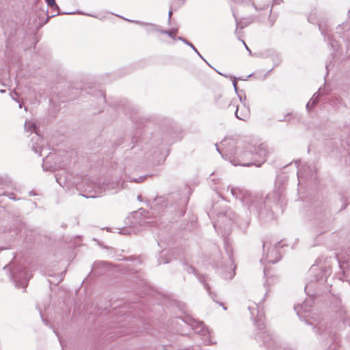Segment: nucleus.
Listing matches in <instances>:
<instances>
[{
  "mask_svg": "<svg viewBox=\"0 0 350 350\" xmlns=\"http://www.w3.org/2000/svg\"><path fill=\"white\" fill-rule=\"evenodd\" d=\"M231 193L236 198L239 199L244 206H247L250 213L258 214L265 205V200L260 195L252 196L244 188L232 187Z\"/></svg>",
  "mask_w": 350,
  "mask_h": 350,
  "instance_id": "obj_1",
  "label": "nucleus"
},
{
  "mask_svg": "<svg viewBox=\"0 0 350 350\" xmlns=\"http://www.w3.org/2000/svg\"><path fill=\"white\" fill-rule=\"evenodd\" d=\"M82 184H86V186H83L84 191L87 193H92L94 191V193L92 194H83V196L85 197L86 198H94L96 197H98L100 195H101L103 193H104L107 189L111 190L114 189L116 188H118L119 187H121L122 185V183L121 180L116 181V183H109L108 182H104L103 185H98L95 184L92 182H89L88 180H84L82 182Z\"/></svg>",
  "mask_w": 350,
  "mask_h": 350,
  "instance_id": "obj_2",
  "label": "nucleus"
},
{
  "mask_svg": "<svg viewBox=\"0 0 350 350\" xmlns=\"http://www.w3.org/2000/svg\"><path fill=\"white\" fill-rule=\"evenodd\" d=\"M10 276L16 287L25 288L31 275L23 265H19L12 269Z\"/></svg>",
  "mask_w": 350,
  "mask_h": 350,
  "instance_id": "obj_3",
  "label": "nucleus"
},
{
  "mask_svg": "<svg viewBox=\"0 0 350 350\" xmlns=\"http://www.w3.org/2000/svg\"><path fill=\"white\" fill-rule=\"evenodd\" d=\"M252 148L250 150H245L237 153V157L231 161L234 165L250 166L256 164L252 157H255Z\"/></svg>",
  "mask_w": 350,
  "mask_h": 350,
  "instance_id": "obj_4",
  "label": "nucleus"
},
{
  "mask_svg": "<svg viewBox=\"0 0 350 350\" xmlns=\"http://www.w3.org/2000/svg\"><path fill=\"white\" fill-rule=\"evenodd\" d=\"M254 156L252 157V160L255 161L257 167H260L263 163L265 162L266 159L269 153L267 145L262 144L257 148H254Z\"/></svg>",
  "mask_w": 350,
  "mask_h": 350,
  "instance_id": "obj_5",
  "label": "nucleus"
},
{
  "mask_svg": "<svg viewBox=\"0 0 350 350\" xmlns=\"http://www.w3.org/2000/svg\"><path fill=\"white\" fill-rule=\"evenodd\" d=\"M195 332L202 336V340L206 345L212 344L210 332L203 322H193L191 325Z\"/></svg>",
  "mask_w": 350,
  "mask_h": 350,
  "instance_id": "obj_6",
  "label": "nucleus"
},
{
  "mask_svg": "<svg viewBox=\"0 0 350 350\" xmlns=\"http://www.w3.org/2000/svg\"><path fill=\"white\" fill-rule=\"evenodd\" d=\"M257 340H261L262 343L267 345L269 350H272L271 347L275 345V342L267 331L259 332L256 336Z\"/></svg>",
  "mask_w": 350,
  "mask_h": 350,
  "instance_id": "obj_7",
  "label": "nucleus"
},
{
  "mask_svg": "<svg viewBox=\"0 0 350 350\" xmlns=\"http://www.w3.org/2000/svg\"><path fill=\"white\" fill-rule=\"evenodd\" d=\"M280 254L278 252L275 247L272 248L271 250H269L267 253L266 260L268 262L274 264L278 262L280 259Z\"/></svg>",
  "mask_w": 350,
  "mask_h": 350,
  "instance_id": "obj_8",
  "label": "nucleus"
},
{
  "mask_svg": "<svg viewBox=\"0 0 350 350\" xmlns=\"http://www.w3.org/2000/svg\"><path fill=\"white\" fill-rule=\"evenodd\" d=\"M111 265L110 262L106 261H98L95 262L92 265V270L94 271H97L98 274H102V270H105L109 267Z\"/></svg>",
  "mask_w": 350,
  "mask_h": 350,
  "instance_id": "obj_9",
  "label": "nucleus"
},
{
  "mask_svg": "<svg viewBox=\"0 0 350 350\" xmlns=\"http://www.w3.org/2000/svg\"><path fill=\"white\" fill-rule=\"evenodd\" d=\"M308 306V302L305 301L301 305L298 304L297 306H295L294 308H295V310L297 312V314L298 315H300V313L301 312L302 310L306 312H307L308 311V310L307 308ZM310 306L311 305L310 304L309 306Z\"/></svg>",
  "mask_w": 350,
  "mask_h": 350,
  "instance_id": "obj_10",
  "label": "nucleus"
},
{
  "mask_svg": "<svg viewBox=\"0 0 350 350\" xmlns=\"http://www.w3.org/2000/svg\"><path fill=\"white\" fill-rule=\"evenodd\" d=\"M219 217H221V219L228 217H229L230 220L233 221L235 219L236 214L233 213L232 211L228 210L224 214H220Z\"/></svg>",
  "mask_w": 350,
  "mask_h": 350,
  "instance_id": "obj_11",
  "label": "nucleus"
},
{
  "mask_svg": "<svg viewBox=\"0 0 350 350\" xmlns=\"http://www.w3.org/2000/svg\"><path fill=\"white\" fill-rule=\"evenodd\" d=\"M233 107L234 108L235 107L236 108V111H235V116L236 117L239 119V120H245L246 118H247V114H245L243 116H239V107L236 105H233L232 104V102H231L229 105H228V107Z\"/></svg>",
  "mask_w": 350,
  "mask_h": 350,
  "instance_id": "obj_12",
  "label": "nucleus"
},
{
  "mask_svg": "<svg viewBox=\"0 0 350 350\" xmlns=\"http://www.w3.org/2000/svg\"><path fill=\"white\" fill-rule=\"evenodd\" d=\"M162 33L167 34L171 38H174L178 33V30L177 29L165 30V31H163Z\"/></svg>",
  "mask_w": 350,
  "mask_h": 350,
  "instance_id": "obj_13",
  "label": "nucleus"
},
{
  "mask_svg": "<svg viewBox=\"0 0 350 350\" xmlns=\"http://www.w3.org/2000/svg\"><path fill=\"white\" fill-rule=\"evenodd\" d=\"M49 6L53 9L59 10L58 5L55 3V0H45Z\"/></svg>",
  "mask_w": 350,
  "mask_h": 350,
  "instance_id": "obj_14",
  "label": "nucleus"
},
{
  "mask_svg": "<svg viewBox=\"0 0 350 350\" xmlns=\"http://www.w3.org/2000/svg\"><path fill=\"white\" fill-rule=\"evenodd\" d=\"M56 181L61 185L64 186L66 184L65 180H62V175L60 174H57L55 176Z\"/></svg>",
  "mask_w": 350,
  "mask_h": 350,
  "instance_id": "obj_15",
  "label": "nucleus"
},
{
  "mask_svg": "<svg viewBox=\"0 0 350 350\" xmlns=\"http://www.w3.org/2000/svg\"><path fill=\"white\" fill-rule=\"evenodd\" d=\"M179 39L183 40L185 43H186L187 45H189L190 47H191L200 56V54L199 53V52L198 51L196 48L191 42H189L187 40L181 38H179Z\"/></svg>",
  "mask_w": 350,
  "mask_h": 350,
  "instance_id": "obj_16",
  "label": "nucleus"
},
{
  "mask_svg": "<svg viewBox=\"0 0 350 350\" xmlns=\"http://www.w3.org/2000/svg\"><path fill=\"white\" fill-rule=\"evenodd\" d=\"M204 288L206 289V291L209 293V294L211 295L212 299L215 301V295H212V293L210 291V286L208 284L206 283L204 284Z\"/></svg>",
  "mask_w": 350,
  "mask_h": 350,
  "instance_id": "obj_17",
  "label": "nucleus"
},
{
  "mask_svg": "<svg viewBox=\"0 0 350 350\" xmlns=\"http://www.w3.org/2000/svg\"><path fill=\"white\" fill-rule=\"evenodd\" d=\"M234 275V271L229 272L228 274L224 275L226 279H232Z\"/></svg>",
  "mask_w": 350,
  "mask_h": 350,
  "instance_id": "obj_18",
  "label": "nucleus"
},
{
  "mask_svg": "<svg viewBox=\"0 0 350 350\" xmlns=\"http://www.w3.org/2000/svg\"><path fill=\"white\" fill-rule=\"evenodd\" d=\"M38 148H40V149H41V148H42V147H39V146H38V148H37V147H36L35 146H33V147H32V150H33L36 153H39V154H40V155H41V154H40V151H41V150H38Z\"/></svg>",
  "mask_w": 350,
  "mask_h": 350,
  "instance_id": "obj_19",
  "label": "nucleus"
},
{
  "mask_svg": "<svg viewBox=\"0 0 350 350\" xmlns=\"http://www.w3.org/2000/svg\"><path fill=\"white\" fill-rule=\"evenodd\" d=\"M316 102H317V101H316L315 100H312H312H310V101L309 103H308V104L306 105V108H307L308 109H309L310 105H311V106H313L314 105H315Z\"/></svg>",
  "mask_w": 350,
  "mask_h": 350,
  "instance_id": "obj_20",
  "label": "nucleus"
},
{
  "mask_svg": "<svg viewBox=\"0 0 350 350\" xmlns=\"http://www.w3.org/2000/svg\"><path fill=\"white\" fill-rule=\"evenodd\" d=\"M144 178H145L140 176L138 178L133 179V181L135 183H140L142 182L144 180Z\"/></svg>",
  "mask_w": 350,
  "mask_h": 350,
  "instance_id": "obj_21",
  "label": "nucleus"
},
{
  "mask_svg": "<svg viewBox=\"0 0 350 350\" xmlns=\"http://www.w3.org/2000/svg\"><path fill=\"white\" fill-rule=\"evenodd\" d=\"M257 327L260 330H262L265 328L263 323H258Z\"/></svg>",
  "mask_w": 350,
  "mask_h": 350,
  "instance_id": "obj_22",
  "label": "nucleus"
},
{
  "mask_svg": "<svg viewBox=\"0 0 350 350\" xmlns=\"http://www.w3.org/2000/svg\"><path fill=\"white\" fill-rule=\"evenodd\" d=\"M232 84H233L234 88V90L236 92H237V82L236 81V80L233 81Z\"/></svg>",
  "mask_w": 350,
  "mask_h": 350,
  "instance_id": "obj_23",
  "label": "nucleus"
},
{
  "mask_svg": "<svg viewBox=\"0 0 350 350\" xmlns=\"http://www.w3.org/2000/svg\"><path fill=\"white\" fill-rule=\"evenodd\" d=\"M248 310L250 311L252 316L254 315V312L252 310H255V308H252L251 306H248Z\"/></svg>",
  "mask_w": 350,
  "mask_h": 350,
  "instance_id": "obj_24",
  "label": "nucleus"
},
{
  "mask_svg": "<svg viewBox=\"0 0 350 350\" xmlns=\"http://www.w3.org/2000/svg\"><path fill=\"white\" fill-rule=\"evenodd\" d=\"M243 42L246 48V49L249 51L250 54L252 55V51H250V49L247 47V46L245 44V43L244 42V41L243 40Z\"/></svg>",
  "mask_w": 350,
  "mask_h": 350,
  "instance_id": "obj_25",
  "label": "nucleus"
},
{
  "mask_svg": "<svg viewBox=\"0 0 350 350\" xmlns=\"http://www.w3.org/2000/svg\"><path fill=\"white\" fill-rule=\"evenodd\" d=\"M282 0H273L275 4H279Z\"/></svg>",
  "mask_w": 350,
  "mask_h": 350,
  "instance_id": "obj_26",
  "label": "nucleus"
},
{
  "mask_svg": "<svg viewBox=\"0 0 350 350\" xmlns=\"http://www.w3.org/2000/svg\"><path fill=\"white\" fill-rule=\"evenodd\" d=\"M172 11H170V12H169V13H168L169 20H170L171 16H172Z\"/></svg>",
  "mask_w": 350,
  "mask_h": 350,
  "instance_id": "obj_27",
  "label": "nucleus"
},
{
  "mask_svg": "<svg viewBox=\"0 0 350 350\" xmlns=\"http://www.w3.org/2000/svg\"><path fill=\"white\" fill-rule=\"evenodd\" d=\"M309 286H310V285H309V284L306 285V286H305V291H306V292H307V290H308V288H309Z\"/></svg>",
  "mask_w": 350,
  "mask_h": 350,
  "instance_id": "obj_28",
  "label": "nucleus"
},
{
  "mask_svg": "<svg viewBox=\"0 0 350 350\" xmlns=\"http://www.w3.org/2000/svg\"><path fill=\"white\" fill-rule=\"evenodd\" d=\"M12 98H13L14 100H16V102L19 103V100H17V99L16 98V97H13V96H12Z\"/></svg>",
  "mask_w": 350,
  "mask_h": 350,
  "instance_id": "obj_29",
  "label": "nucleus"
},
{
  "mask_svg": "<svg viewBox=\"0 0 350 350\" xmlns=\"http://www.w3.org/2000/svg\"><path fill=\"white\" fill-rule=\"evenodd\" d=\"M8 267H10V265H5V266L3 267V269H8Z\"/></svg>",
  "mask_w": 350,
  "mask_h": 350,
  "instance_id": "obj_30",
  "label": "nucleus"
},
{
  "mask_svg": "<svg viewBox=\"0 0 350 350\" xmlns=\"http://www.w3.org/2000/svg\"><path fill=\"white\" fill-rule=\"evenodd\" d=\"M219 304H220L221 306H224L222 303H219ZM223 308H224V310H226V308L225 306H223Z\"/></svg>",
  "mask_w": 350,
  "mask_h": 350,
  "instance_id": "obj_31",
  "label": "nucleus"
},
{
  "mask_svg": "<svg viewBox=\"0 0 350 350\" xmlns=\"http://www.w3.org/2000/svg\"><path fill=\"white\" fill-rule=\"evenodd\" d=\"M228 257H229V258L230 259V261H232L231 254H228Z\"/></svg>",
  "mask_w": 350,
  "mask_h": 350,
  "instance_id": "obj_32",
  "label": "nucleus"
},
{
  "mask_svg": "<svg viewBox=\"0 0 350 350\" xmlns=\"http://www.w3.org/2000/svg\"><path fill=\"white\" fill-rule=\"evenodd\" d=\"M5 92V90H0V92H1V93Z\"/></svg>",
  "mask_w": 350,
  "mask_h": 350,
  "instance_id": "obj_33",
  "label": "nucleus"
},
{
  "mask_svg": "<svg viewBox=\"0 0 350 350\" xmlns=\"http://www.w3.org/2000/svg\"><path fill=\"white\" fill-rule=\"evenodd\" d=\"M279 245V243H277L276 245L273 247H275L277 249V245Z\"/></svg>",
  "mask_w": 350,
  "mask_h": 350,
  "instance_id": "obj_34",
  "label": "nucleus"
},
{
  "mask_svg": "<svg viewBox=\"0 0 350 350\" xmlns=\"http://www.w3.org/2000/svg\"><path fill=\"white\" fill-rule=\"evenodd\" d=\"M279 245V243H277L276 245L273 247H275L277 249V245Z\"/></svg>",
  "mask_w": 350,
  "mask_h": 350,
  "instance_id": "obj_35",
  "label": "nucleus"
},
{
  "mask_svg": "<svg viewBox=\"0 0 350 350\" xmlns=\"http://www.w3.org/2000/svg\"><path fill=\"white\" fill-rule=\"evenodd\" d=\"M36 138H37V140H40V137L38 135H36Z\"/></svg>",
  "mask_w": 350,
  "mask_h": 350,
  "instance_id": "obj_36",
  "label": "nucleus"
},
{
  "mask_svg": "<svg viewBox=\"0 0 350 350\" xmlns=\"http://www.w3.org/2000/svg\"><path fill=\"white\" fill-rule=\"evenodd\" d=\"M217 150L221 154L220 150L218 148H217Z\"/></svg>",
  "mask_w": 350,
  "mask_h": 350,
  "instance_id": "obj_37",
  "label": "nucleus"
},
{
  "mask_svg": "<svg viewBox=\"0 0 350 350\" xmlns=\"http://www.w3.org/2000/svg\"><path fill=\"white\" fill-rule=\"evenodd\" d=\"M190 269H191V270L192 271H194L193 268L191 267Z\"/></svg>",
  "mask_w": 350,
  "mask_h": 350,
  "instance_id": "obj_38",
  "label": "nucleus"
},
{
  "mask_svg": "<svg viewBox=\"0 0 350 350\" xmlns=\"http://www.w3.org/2000/svg\"><path fill=\"white\" fill-rule=\"evenodd\" d=\"M19 107L22 108V105L21 104H19Z\"/></svg>",
  "mask_w": 350,
  "mask_h": 350,
  "instance_id": "obj_39",
  "label": "nucleus"
},
{
  "mask_svg": "<svg viewBox=\"0 0 350 350\" xmlns=\"http://www.w3.org/2000/svg\"><path fill=\"white\" fill-rule=\"evenodd\" d=\"M31 126H32V128H33V129H35V126H34V125H31Z\"/></svg>",
  "mask_w": 350,
  "mask_h": 350,
  "instance_id": "obj_40",
  "label": "nucleus"
},
{
  "mask_svg": "<svg viewBox=\"0 0 350 350\" xmlns=\"http://www.w3.org/2000/svg\"><path fill=\"white\" fill-rule=\"evenodd\" d=\"M214 228L216 229V228H217V225L216 224H214Z\"/></svg>",
  "mask_w": 350,
  "mask_h": 350,
  "instance_id": "obj_41",
  "label": "nucleus"
}]
</instances>
